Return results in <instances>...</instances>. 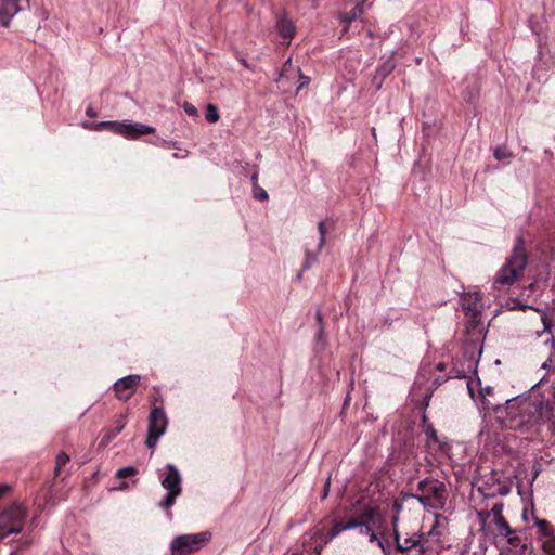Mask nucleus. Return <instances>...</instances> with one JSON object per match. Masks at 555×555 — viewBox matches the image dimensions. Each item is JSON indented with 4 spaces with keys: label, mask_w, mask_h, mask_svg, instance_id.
<instances>
[{
    "label": "nucleus",
    "mask_w": 555,
    "mask_h": 555,
    "mask_svg": "<svg viewBox=\"0 0 555 555\" xmlns=\"http://www.w3.org/2000/svg\"><path fill=\"white\" fill-rule=\"evenodd\" d=\"M18 0H1L0 2V24L8 27L12 17L20 11Z\"/></svg>",
    "instance_id": "obj_13"
},
{
    "label": "nucleus",
    "mask_w": 555,
    "mask_h": 555,
    "mask_svg": "<svg viewBox=\"0 0 555 555\" xmlns=\"http://www.w3.org/2000/svg\"><path fill=\"white\" fill-rule=\"evenodd\" d=\"M167 417L160 408H154L149 416L146 446L154 449L158 439L165 434Z\"/></svg>",
    "instance_id": "obj_9"
},
{
    "label": "nucleus",
    "mask_w": 555,
    "mask_h": 555,
    "mask_svg": "<svg viewBox=\"0 0 555 555\" xmlns=\"http://www.w3.org/2000/svg\"><path fill=\"white\" fill-rule=\"evenodd\" d=\"M128 487H129V485H128L127 482L122 481V482L119 485V487H117L116 489H117V490H126V489H128Z\"/></svg>",
    "instance_id": "obj_31"
},
{
    "label": "nucleus",
    "mask_w": 555,
    "mask_h": 555,
    "mask_svg": "<svg viewBox=\"0 0 555 555\" xmlns=\"http://www.w3.org/2000/svg\"><path fill=\"white\" fill-rule=\"evenodd\" d=\"M427 509H442L448 494L443 482L437 479H425L418 483L417 493L413 495Z\"/></svg>",
    "instance_id": "obj_3"
},
{
    "label": "nucleus",
    "mask_w": 555,
    "mask_h": 555,
    "mask_svg": "<svg viewBox=\"0 0 555 555\" xmlns=\"http://www.w3.org/2000/svg\"><path fill=\"white\" fill-rule=\"evenodd\" d=\"M92 130L108 129L109 131L120 134L128 140H135L145 134H152L155 132V128L146 126L141 122H129V121H101L92 124L90 127Z\"/></svg>",
    "instance_id": "obj_6"
},
{
    "label": "nucleus",
    "mask_w": 555,
    "mask_h": 555,
    "mask_svg": "<svg viewBox=\"0 0 555 555\" xmlns=\"http://www.w3.org/2000/svg\"><path fill=\"white\" fill-rule=\"evenodd\" d=\"M491 514L494 517V522L498 521L499 519H503L504 518L503 504L502 503L494 504L491 508Z\"/></svg>",
    "instance_id": "obj_23"
},
{
    "label": "nucleus",
    "mask_w": 555,
    "mask_h": 555,
    "mask_svg": "<svg viewBox=\"0 0 555 555\" xmlns=\"http://www.w3.org/2000/svg\"><path fill=\"white\" fill-rule=\"evenodd\" d=\"M360 528L363 529L366 534H369L371 543H376L379 547H383V542L377 538V535L374 533V531L369 525L365 524Z\"/></svg>",
    "instance_id": "obj_22"
},
{
    "label": "nucleus",
    "mask_w": 555,
    "mask_h": 555,
    "mask_svg": "<svg viewBox=\"0 0 555 555\" xmlns=\"http://www.w3.org/2000/svg\"><path fill=\"white\" fill-rule=\"evenodd\" d=\"M462 307L467 319V335L479 339L482 335L481 326V295L479 292L466 293L462 296Z\"/></svg>",
    "instance_id": "obj_4"
},
{
    "label": "nucleus",
    "mask_w": 555,
    "mask_h": 555,
    "mask_svg": "<svg viewBox=\"0 0 555 555\" xmlns=\"http://www.w3.org/2000/svg\"><path fill=\"white\" fill-rule=\"evenodd\" d=\"M138 474V469L134 466H127L116 472L117 478L133 477Z\"/></svg>",
    "instance_id": "obj_21"
},
{
    "label": "nucleus",
    "mask_w": 555,
    "mask_h": 555,
    "mask_svg": "<svg viewBox=\"0 0 555 555\" xmlns=\"http://www.w3.org/2000/svg\"><path fill=\"white\" fill-rule=\"evenodd\" d=\"M278 31L283 40L289 44L291 40L295 36L296 27L292 20L286 17H281L276 24Z\"/></svg>",
    "instance_id": "obj_14"
},
{
    "label": "nucleus",
    "mask_w": 555,
    "mask_h": 555,
    "mask_svg": "<svg viewBox=\"0 0 555 555\" xmlns=\"http://www.w3.org/2000/svg\"><path fill=\"white\" fill-rule=\"evenodd\" d=\"M182 107L189 116L196 117L198 115L197 108L189 102H184Z\"/></svg>",
    "instance_id": "obj_24"
},
{
    "label": "nucleus",
    "mask_w": 555,
    "mask_h": 555,
    "mask_svg": "<svg viewBox=\"0 0 555 555\" xmlns=\"http://www.w3.org/2000/svg\"><path fill=\"white\" fill-rule=\"evenodd\" d=\"M254 196H255V198H257L259 201L268 199V194H267L266 190H263L262 188H255Z\"/></svg>",
    "instance_id": "obj_25"
},
{
    "label": "nucleus",
    "mask_w": 555,
    "mask_h": 555,
    "mask_svg": "<svg viewBox=\"0 0 555 555\" xmlns=\"http://www.w3.org/2000/svg\"><path fill=\"white\" fill-rule=\"evenodd\" d=\"M511 155L509 154H506L505 151L501 147H498L495 149L494 151V157L498 159V160H502L503 158L505 157H509Z\"/></svg>",
    "instance_id": "obj_26"
},
{
    "label": "nucleus",
    "mask_w": 555,
    "mask_h": 555,
    "mask_svg": "<svg viewBox=\"0 0 555 555\" xmlns=\"http://www.w3.org/2000/svg\"><path fill=\"white\" fill-rule=\"evenodd\" d=\"M309 82H310V78L309 77L300 75V77H299V85L297 87V90H300V89L307 87L309 85Z\"/></svg>",
    "instance_id": "obj_27"
},
{
    "label": "nucleus",
    "mask_w": 555,
    "mask_h": 555,
    "mask_svg": "<svg viewBox=\"0 0 555 555\" xmlns=\"http://www.w3.org/2000/svg\"><path fill=\"white\" fill-rule=\"evenodd\" d=\"M365 525V521H358L357 518H349L346 521H334L332 530L324 539V543H328L336 537H338L341 532L356 529L358 527H362Z\"/></svg>",
    "instance_id": "obj_12"
},
{
    "label": "nucleus",
    "mask_w": 555,
    "mask_h": 555,
    "mask_svg": "<svg viewBox=\"0 0 555 555\" xmlns=\"http://www.w3.org/2000/svg\"><path fill=\"white\" fill-rule=\"evenodd\" d=\"M25 511L20 506H12L0 514V540L5 537L20 533L24 527Z\"/></svg>",
    "instance_id": "obj_8"
},
{
    "label": "nucleus",
    "mask_w": 555,
    "mask_h": 555,
    "mask_svg": "<svg viewBox=\"0 0 555 555\" xmlns=\"http://www.w3.org/2000/svg\"><path fill=\"white\" fill-rule=\"evenodd\" d=\"M126 426V422L124 420H119L118 421V425L116 427V430L114 431V434L112 435V437L118 435L122 429L124 427Z\"/></svg>",
    "instance_id": "obj_28"
},
{
    "label": "nucleus",
    "mask_w": 555,
    "mask_h": 555,
    "mask_svg": "<svg viewBox=\"0 0 555 555\" xmlns=\"http://www.w3.org/2000/svg\"><path fill=\"white\" fill-rule=\"evenodd\" d=\"M550 555H555V553L554 554H550Z\"/></svg>",
    "instance_id": "obj_36"
},
{
    "label": "nucleus",
    "mask_w": 555,
    "mask_h": 555,
    "mask_svg": "<svg viewBox=\"0 0 555 555\" xmlns=\"http://www.w3.org/2000/svg\"><path fill=\"white\" fill-rule=\"evenodd\" d=\"M358 521H365L366 525H369L370 522H375V521H380V516H379V513H378V509L376 507H365L363 513H362V516H361V519H358Z\"/></svg>",
    "instance_id": "obj_18"
},
{
    "label": "nucleus",
    "mask_w": 555,
    "mask_h": 555,
    "mask_svg": "<svg viewBox=\"0 0 555 555\" xmlns=\"http://www.w3.org/2000/svg\"><path fill=\"white\" fill-rule=\"evenodd\" d=\"M424 434L426 437V446L429 450L446 452L449 450V444L439 439L436 429L431 424H423Z\"/></svg>",
    "instance_id": "obj_11"
},
{
    "label": "nucleus",
    "mask_w": 555,
    "mask_h": 555,
    "mask_svg": "<svg viewBox=\"0 0 555 555\" xmlns=\"http://www.w3.org/2000/svg\"><path fill=\"white\" fill-rule=\"evenodd\" d=\"M140 380L141 376L137 374L128 375L117 379L113 385L116 398L121 401L129 400L135 393Z\"/></svg>",
    "instance_id": "obj_10"
},
{
    "label": "nucleus",
    "mask_w": 555,
    "mask_h": 555,
    "mask_svg": "<svg viewBox=\"0 0 555 555\" xmlns=\"http://www.w3.org/2000/svg\"><path fill=\"white\" fill-rule=\"evenodd\" d=\"M318 228L321 234V242L323 243L325 237V223L323 221L319 222Z\"/></svg>",
    "instance_id": "obj_30"
},
{
    "label": "nucleus",
    "mask_w": 555,
    "mask_h": 555,
    "mask_svg": "<svg viewBox=\"0 0 555 555\" xmlns=\"http://www.w3.org/2000/svg\"><path fill=\"white\" fill-rule=\"evenodd\" d=\"M363 13V4L357 3V5L351 10L350 13H340L338 18L341 23L349 24L356 18L360 17Z\"/></svg>",
    "instance_id": "obj_17"
},
{
    "label": "nucleus",
    "mask_w": 555,
    "mask_h": 555,
    "mask_svg": "<svg viewBox=\"0 0 555 555\" xmlns=\"http://www.w3.org/2000/svg\"><path fill=\"white\" fill-rule=\"evenodd\" d=\"M182 479L179 470L173 464L166 465V473L160 477V485L167 491L166 495L158 502V507L165 511L170 509L176 500L182 493Z\"/></svg>",
    "instance_id": "obj_5"
},
{
    "label": "nucleus",
    "mask_w": 555,
    "mask_h": 555,
    "mask_svg": "<svg viewBox=\"0 0 555 555\" xmlns=\"http://www.w3.org/2000/svg\"><path fill=\"white\" fill-rule=\"evenodd\" d=\"M494 525L499 535L505 538L509 544H515L518 541L516 531L509 527L505 518L499 519Z\"/></svg>",
    "instance_id": "obj_15"
},
{
    "label": "nucleus",
    "mask_w": 555,
    "mask_h": 555,
    "mask_svg": "<svg viewBox=\"0 0 555 555\" xmlns=\"http://www.w3.org/2000/svg\"><path fill=\"white\" fill-rule=\"evenodd\" d=\"M11 487L7 483H0V498L5 495L8 492H10Z\"/></svg>",
    "instance_id": "obj_29"
},
{
    "label": "nucleus",
    "mask_w": 555,
    "mask_h": 555,
    "mask_svg": "<svg viewBox=\"0 0 555 555\" xmlns=\"http://www.w3.org/2000/svg\"><path fill=\"white\" fill-rule=\"evenodd\" d=\"M205 118L209 124H216L220 119L218 107L215 104H207Z\"/></svg>",
    "instance_id": "obj_19"
},
{
    "label": "nucleus",
    "mask_w": 555,
    "mask_h": 555,
    "mask_svg": "<svg viewBox=\"0 0 555 555\" xmlns=\"http://www.w3.org/2000/svg\"><path fill=\"white\" fill-rule=\"evenodd\" d=\"M537 526L540 527V528H545L547 526V521L546 520H539V521H537Z\"/></svg>",
    "instance_id": "obj_32"
},
{
    "label": "nucleus",
    "mask_w": 555,
    "mask_h": 555,
    "mask_svg": "<svg viewBox=\"0 0 555 555\" xmlns=\"http://www.w3.org/2000/svg\"><path fill=\"white\" fill-rule=\"evenodd\" d=\"M69 462V455L65 452H60L57 455H56V459H55V468H54V474L55 476H60L62 474V469L63 467H65L67 465V463Z\"/></svg>",
    "instance_id": "obj_20"
},
{
    "label": "nucleus",
    "mask_w": 555,
    "mask_h": 555,
    "mask_svg": "<svg viewBox=\"0 0 555 555\" xmlns=\"http://www.w3.org/2000/svg\"><path fill=\"white\" fill-rule=\"evenodd\" d=\"M10 555H15V553H14V552H12Z\"/></svg>",
    "instance_id": "obj_35"
},
{
    "label": "nucleus",
    "mask_w": 555,
    "mask_h": 555,
    "mask_svg": "<svg viewBox=\"0 0 555 555\" xmlns=\"http://www.w3.org/2000/svg\"><path fill=\"white\" fill-rule=\"evenodd\" d=\"M543 334L546 335L544 343H545L546 349H548L550 358L547 361L542 363V367L547 369V367H551L554 365L553 357L555 358V340L550 331H546V332L544 331L542 333H539V336H542Z\"/></svg>",
    "instance_id": "obj_16"
},
{
    "label": "nucleus",
    "mask_w": 555,
    "mask_h": 555,
    "mask_svg": "<svg viewBox=\"0 0 555 555\" xmlns=\"http://www.w3.org/2000/svg\"><path fill=\"white\" fill-rule=\"evenodd\" d=\"M528 266V254L522 238L519 236L513 247L511 255L493 278V285L509 287L521 281Z\"/></svg>",
    "instance_id": "obj_2"
},
{
    "label": "nucleus",
    "mask_w": 555,
    "mask_h": 555,
    "mask_svg": "<svg viewBox=\"0 0 555 555\" xmlns=\"http://www.w3.org/2000/svg\"><path fill=\"white\" fill-rule=\"evenodd\" d=\"M87 115H89V116H91V117H93V116H94V114H93V112H92L91 109H88V111H87Z\"/></svg>",
    "instance_id": "obj_34"
},
{
    "label": "nucleus",
    "mask_w": 555,
    "mask_h": 555,
    "mask_svg": "<svg viewBox=\"0 0 555 555\" xmlns=\"http://www.w3.org/2000/svg\"><path fill=\"white\" fill-rule=\"evenodd\" d=\"M328 488H330V479H327L325 487H324V490H325L324 498L327 495Z\"/></svg>",
    "instance_id": "obj_33"
},
{
    "label": "nucleus",
    "mask_w": 555,
    "mask_h": 555,
    "mask_svg": "<svg viewBox=\"0 0 555 555\" xmlns=\"http://www.w3.org/2000/svg\"><path fill=\"white\" fill-rule=\"evenodd\" d=\"M211 539L210 532L183 534L175 538L170 545V555H188L204 547Z\"/></svg>",
    "instance_id": "obj_7"
},
{
    "label": "nucleus",
    "mask_w": 555,
    "mask_h": 555,
    "mask_svg": "<svg viewBox=\"0 0 555 555\" xmlns=\"http://www.w3.org/2000/svg\"><path fill=\"white\" fill-rule=\"evenodd\" d=\"M398 517L393 519V539L396 548L401 553L416 550L415 555H441L446 548L444 537L448 533L449 521L441 514H434V522L426 532H415L401 538L397 529Z\"/></svg>",
    "instance_id": "obj_1"
}]
</instances>
